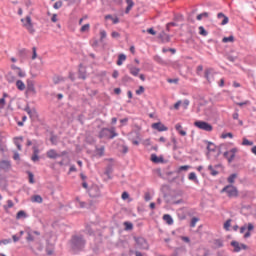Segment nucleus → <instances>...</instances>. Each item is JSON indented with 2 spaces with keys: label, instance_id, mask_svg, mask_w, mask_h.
<instances>
[{
  "label": "nucleus",
  "instance_id": "obj_1",
  "mask_svg": "<svg viewBox=\"0 0 256 256\" xmlns=\"http://www.w3.org/2000/svg\"><path fill=\"white\" fill-rule=\"evenodd\" d=\"M85 245H87V240H85V236L82 234H74L70 239V246L72 251H83L85 249Z\"/></svg>",
  "mask_w": 256,
  "mask_h": 256
},
{
  "label": "nucleus",
  "instance_id": "obj_2",
  "mask_svg": "<svg viewBox=\"0 0 256 256\" xmlns=\"http://www.w3.org/2000/svg\"><path fill=\"white\" fill-rule=\"evenodd\" d=\"M119 134L115 132V127L102 128L98 134L99 139H115Z\"/></svg>",
  "mask_w": 256,
  "mask_h": 256
},
{
  "label": "nucleus",
  "instance_id": "obj_3",
  "mask_svg": "<svg viewBox=\"0 0 256 256\" xmlns=\"http://www.w3.org/2000/svg\"><path fill=\"white\" fill-rule=\"evenodd\" d=\"M21 23H23V27L27 29L30 35H35V27L33 26V21L31 20V16H26L21 19Z\"/></svg>",
  "mask_w": 256,
  "mask_h": 256
},
{
  "label": "nucleus",
  "instance_id": "obj_4",
  "mask_svg": "<svg viewBox=\"0 0 256 256\" xmlns=\"http://www.w3.org/2000/svg\"><path fill=\"white\" fill-rule=\"evenodd\" d=\"M221 193H227L228 197H239V190H237V187L233 185H227L222 190Z\"/></svg>",
  "mask_w": 256,
  "mask_h": 256
},
{
  "label": "nucleus",
  "instance_id": "obj_5",
  "mask_svg": "<svg viewBox=\"0 0 256 256\" xmlns=\"http://www.w3.org/2000/svg\"><path fill=\"white\" fill-rule=\"evenodd\" d=\"M194 125L198 129H201L202 131H208V132L213 131V126L206 121L199 120V121L194 122Z\"/></svg>",
  "mask_w": 256,
  "mask_h": 256
},
{
  "label": "nucleus",
  "instance_id": "obj_6",
  "mask_svg": "<svg viewBox=\"0 0 256 256\" xmlns=\"http://www.w3.org/2000/svg\"><path fill=\"white\" fill-rule=\"evenodd\" d=\"M65 155H68L67 151H62L61 153H57V150L50 149L47 151L46 156L48 159H59L60 157H65Z\"/></svg>",
  "mask_w": 256,
  "mask_h": 256
},
{
  "label": "nucleus",
  "instance_id": "obj_7",
  "mask_svg": "<svg viewBox=\"0 0 256 256\" xmlns=\"http://www.w3.org/2000/svg\"><path fill=\"white\" fill-rule=\"evenodd\" d=\"M134 241L136 243V249H149V244L147 240L143 237H134Z\"/></svg>",
  "mask_w": 256,
  "mask_h": 256
},
{
  "label": "nucleus",
  "instance_id": "obj_8",
  "mask_svg": "<svg viewBox=\"0 0 256 256\" xmlns=\"http://www.w3.org/2000/svg\"><path fill=\"white\" fill-rule=\"evenodd\" d=\"M26 235L27 243H33V241H36L37 237L41 235V232L37 230H26Z\"/></svg>",
  "mask_w": 256,
  "mask_h": 256
},
{
  "label": "nucleus",
  "instance_id": "obj_9",
  "mask_svg": "<svg viewBox=\"0 0 256 256\" xmlns=\"http://www.w3.org/2000/svg\"><path fill=\"white\" fill-rule=\"evenodd\" d=\"M88 195L93 199L101 197V190L99 189V186L95 185L88 189Z\"/></svg>",
  "mask_w": 256,
  "mask_h": 256
},
{
  "label": "nucleus",
  "instance_id": "obj_10",
  "mask_svg": "<svg viewBox=\"0 0 256 256\" xmlns=\"http://www.w3.org/2000/svg\"><path fill=\"white\" fill-rule=\"evenodd\" d=\"M237 153V148H232L230 151L224 152V157L227 159L228 163H233V159H235V154Z\"/></svg>",
  "mask_w": 256,
  "mask_h": 256
},
{
  "label": "nucleus",
  "instance_id": "obj_11",
  "mask_svg": "<svg viewBox=\"0 0 256 256\" xmlns=\"http://www.w3.org/2000/svg\"><path fill=\"white\" fill-rule=\"evenodd\" d=\"M230 245L232 246V247H234V253H239L240 251H241V249H243L244 251L245 250H247V245H245V244H240L239 242H237V241H232L231 243H230Z\"/></svg>",
  "mask_w": 256,
  "mask_h": 256
},
{
  "label": "nucleus",
  "instance_id": "obj_12",
  "mask_svg": "<svg viewBox=\"0 0 256 256\" xmlns=\"http://www.w3.org/2000/svg\"><path fill=\"white\" fill-rule=\"evenodd\" d=\"M152 129H155L156 131H159V133H162L163 131H169V128L161 122L153 123L152 124Z\"/></svg>",
  "mask_w": 256,
  "mask_h": 256
},
{
  "label": "nucleus",
  "instance_id": "obj_13",
  "mask_svg": "<svg viewBox=\"0 0 256 256\" xmlns=\"http://www.w3.org/2000/svg\"><path fill=\"white\" fill-rule=\"evenodd\" d=\"M0 169H2V171H9V169H11V161L9 160H2L0 161Z\"/></svg>",
  "mask_w": 256,
  "mask_h": 256
},
{
  "label": "nucleus",
  "instance_id": "obj_14",
  "mask_svg": "<svg viewBox=\"0 0 256 256\" xmlns=\"http://www.w3.org/2000/svg\"><path fill=\"white\" fill-rule=\"evenodd\" d=\"M158 39H160L162 41V43H169L171 41V36L169 34L165 33L164 31H162L158 35Z\"/></svg>",
  "mask_w": 256,
  "mask_h": 256
},
{
  "label": "nucleus",
  "instance_id": "obj_15",
  "mask_svg": "<svg viewBox=\"0 0 256 256\" xmlns=\"http://www.w3.org/2000/svg\"><path fill=\"white\" fill-rule=\"evenodd\" d=\"M255 229V225L253 223L244 224L240 227V233L243 234L245 231H253Z\"/></svg>",
  "mask_w": 256,
  "mask_h": 256
},
{
  "label": "nucleus",
  "instance_id": "obj_16",
  "mask_svg": "<svg viewBox=\"0 0 256 256\" xmlns=\"http://www.w3.org/2000/svg\"><path fill=\"white\" fill-rule=\"evenodd\" d=\"M128 69H129L130 75H133V77H139V73L141 71L140 68L135 66H129Z\"/></svg>",
  "mask_w": 256,
  "mask_h": 256
},
{
  "label": "nucleus",
  "instance_id": "obj_17",
  "mask_svg": "<svg viewBox=\"0 0 256 256\" xmlns=\"http://www.w3.org/2000/svg\"><path fill=\"white\" fill-rule=\"evenodd\" d=\"M32 161H34V163L36 161H39V147L37 146H33V155L31 157Z\"/></svg>",
  "mask_w": 256,
  "mask_h": 256
},
{
  "label": "nucleus",
  "instance_id": "obj_18",
  "mask_svg": "<svg viewBox=\"0 0 256 256\" xmlns=\"http://www.w3.org/2000/svg\"><path fill=\"white\" fill-rule=\"evenodd\" d=\"M27 91L29 93H34V94L37 93V91L35 90V84L31 80L27 81Z\"/></svg>",
  "mask_w": 256,
  "mask_h": 256
},
{
  "label": "nucleus",
  "instance_id": "obj_19",
  "mask_svg": "<svg viewBox=\"0 0 256 256\" xmlns=\"http://www.w3.org/2000/svg\"><path fill=\"white\" fill-rule=\"evenodd\" d=\"M175 129L182 137H185V135H187V131L183 130V126L181 125V123H177L175 125Z\"/></svg>",
  "mask_w": 256,
  "mask_h": 256
},
{
  "label": "nucleus",
  "instance_id": "obj_20",
  "mask_svg": "<svg viewBox=\"0 0 256 256\" xmlns=\"http://www.w3.org/2000/svg\"><path fill=\"white\" fill-rule=\"evenodd\" d=\"M212 71H213V69L208 68L204 72V77H205V79H207L208 83H211V78L213 77Z\"/></svg>",
  "mask_w": 256,
  "mask_h": 256
},
{
  "label": "nucleus",
  "instance_id": "obj_21",
  "mask_svg": "<svg viewBox=\"0 0 256 256\" xmlns=\"http://www.w3.org/2000/svg\"><path fill=\"white\" fill-rule=\"evenodd\" d=\"M152 163H163V156L159 157L157 154H151Z\"/></svg>",
  "mask_w": 256,
  "mask_h": 256
},
{
  "label": "nucleus",
  "instance_id": "obj_22",
  "mask_svg": "<svg viewBox=\"0 0 256 256\" xmlns=\"http://www.w3.org/2000/svg\"><path fill=\"white\" fill-rule=\"evenodd\" d=\"M45 251H46V255L51 256V255H53V253H55V248L53 247V245L48 244L46 246Z\"/></svg>",
  "mask_w": 256,
  "mask_h": 256
},
{
  "label": "nucleus",
  "instance_id": "obj_23",
  "mask_svg": "<svg viewBox=\"0 0 256 256\" xmlns=\"http://www.w3.org/2000/svg\"><path fill=\"white\" fill-rule=\"evenodd\" d=\"M207 150L209 151V153H215V150L217 149V146H215L213 144V142H209L207 141Z\"/></svg>",
  "mask_w": 256,
  "mask_h": 256
},
{
  "label": "nucleus",
  "instance_id": "obj_24",
  "mask_svg": "<svg viewBox=\"0 0 256 256\" xmlns=\"http://www.w3.org/2000/svg\"><path fill=\"white\" fill-rule=\"evenodd\" d=\"M163 219L166 221L167 225H173V217L170 214H164Z\"/></svg>",
  "mask_w": 256,
  "mask_h": 256
},
{
  "label": "nucleus",
  "instance_id": "obj_25",
  "mask_svg": "<svg viewBox=\"0 0 256 256\" xmlns=\"http://www.w3.org/2000/svg\"><path fill=\"white\" fill-rule=\"evenodd\" d=\"M16 87L19 91H25V83L23 82V80H17Z\"/></svg>",
  "mask_w": 256,
  "mask_h": 256
},
{
  "label": "nucleus",
  "instance_id": "obj_26",
  "mask_svg": "<svg viewBox=\"0 0 256 256\" xmlns=\"http://www.w3.org/2000/svg\"><path fill=\"white\" fill-rule=\"evenodd\" d=\"M208 171H210V175H212V177H217V175H219V171H217L213 165L208 166Z\"/></svg>",
  "mask_w": 256,
  "mask_h": 256
},
{
  "label": "nucleus",
  "instance_id": "obj_27",
  "mask_svg": "<svg viewBox=\"0 0 256 256\" xmlns=\"http://www.w3.org/2000/svg\"><path fill=\"white\" fill-rule=\"evenodd\" d=\"M76 207L79 209H89L91 206H89V204H87L85 201H79V203L76 204Z\"/></svg>",
  "mask_w": 256,
  "mask_h": 256
},
{
  "label": "nucleus",
  "instance_id": "obj_28",
  "mask_svg": "<svg viewBox=\"0 0 256 256\" xmlns=\"http://www.w3.org/2000/svg\"><path fill=\"white\" fill-rule=\"evenodd\" d=\"M127 60V56L125 54H119L118 60H117V65L121 66L123 65V61Z\"/></svg>",
  "mask_w": 256,
  "mask_h": 256
},
{
  "label": "nucleus",
  "instance_id": "obj_29",
  "mask_svg": "<svg viewBox=\"0 0 256 256\" xmlns=\"http://www.w3.org/2000/svg\"><path fill=\"white\" fill-rule=\"evenodd\" d=\"M19 141H23L22 136L14 138V144L16 145L18 151H21V142Z\"/></svg>",
  "mask_w": 256,
  "mask_h": 256
},
{
  "label": "nucleus",
  "instance_id": "obj_30",
  "mask_svg": "<svg viewBox=\"0 0 256 256\" xmlns=\"http://www.w3.org/2000/svg\"><path fill=\"white\" fill-rule=\"evenodd\" d=\"M32 202L33 203H43V197H41V195H34L32 197Z\"/></svg>",
  "mask_w": 256,
  "mask_h": 256
},
{
  "label": "nucleus",
  "instance_id": "obj_31",
  "mask_svg": "<svg viewBox=\"0 0 256 256\" xmlns=\"http://www.w3.org/2000/svg\"><path fill=\"white\" fill-rule=\"evenodd\" d=\"M235 41V37L233 35H230L228 37H224L222 39V43H233Z\"/></svg>",
  "mask_w": 256,
  "mask_h": 256
},
{
  "label": "nucleus",
  "instance_id": "obj_32",
  "mask_svg": "<svg viewBox=\"0 0 256 256\" xmlns=\"http://www.w3.org/2000/svg\"><path fill=\"white\" fill-rule=\"evenodd\" d=\"M22 217L25 219L27 218V213H25V211L20 210L18 211L17 215H16V219H22Z\"/></svg>",
  "mask_w": 256,
  "mask_h": 256
},
{
  "label": "nucleus",
  "instance_id": "obj_33",
  "mask_svg": "<svg viewBox=\"0 0 256 256\" xmlns=\"http://www.w3.org/2000/svg\"><path fill=\"white\" fill-rule=\"evenodd\" d=\"M198 29H199V34L202 35L203 37H207V35H209V32L205 30V27L200 26Z\"/></svg>",
  "mask_w": 256,
  "mask_h": 256
},
{
  "label": "nucleus",
  "instance_id": "obj_34",
  "mask_svg": "<svg viewBox=\"0 0 256 256\" xmlns=\"http://www.w3.org/2000/svg\"><path fill=\"white\" fill-rule=\"evenodd\" d=\"M27 175H28L29 183L31 184L35 183V175L33 174V172L28 171Z\"/></svg>",
  "mask_w": 256,
  "mask_h": 256
},
{
  "label": "nucleus",
  "instance_id": "obj_35",
  "mask_svg": "<svg viewBox=\"0 0 256 256\" xmlns=\"http://www.w3.org/2000/svg\"><path fill=\"white\" fill-rule=\"evenodd\" d=\"M113 173V164H108L105 170V175H111Z\"/></svg>",
  "mask_w": 256,
  "mask_h": 256
},
{
  "label": "nucleus",
  "instance_id": "obj_36",
  "mask_svg": "<svg viewBox=\"0 0 256 256\" xmlns=\"http://www.w3.org/2000/svg\"><path fill=\"white\" fill-rule=\"evenodd\" d=\"M6 79H7L8 83H13L15 81V76H13V73L9 72L6 75Z\"/></svg>",
  "mask_w": 256,
  "mask_h": 256
},
{
  "label": "nucleus",
  "instance_id": "obj_37",
  "mask_svg": "<svg viewBox=\"0 0 256 256\" xmlns=\"http://www.w3.org/2000/svg\"><path fill=\"white\" fill-rule=\"evenodd\" d=\"M242 145L251 147L253 145V141H251L247 138H243Z\"/></svg>",
  "mask_w": 256,
  "mask_h": 256
},
{
  "label": "nucleus",
  "instance_id": "obj_38",
  "mask_svg": "<svg viewBox=\"0 0 256 256\" xmlns=\"http://www.w3.org/2000/svg\"><path fill=\"white\" fill-rule=\"evenodd\" d=\"M214 245H215L218 249H221V247H223V240H221V239H216V240H214Z\"/></svg>",
  "mask_w": 256,
  "mask_h": 256
},
{
  "label": "nucleus",
  "instance_id": "obj_39",
  "mask_svg": "<svg viewBox=\"0 0 256 256\" xmlns=\"http://www.w3.org/2000/svg\"><path fill=\"white\" fill-rule=\"evenodd\" d=\"M235 179H237V174L233 173L227 178V181L228 183H235Z\"/></svg>",
  "mask_w": 256,
  "mask_h": 256
},
{
  "label": "nucleus",
  "instance_id": "obj_40",
  "mask_svg": "<svg viewBox=\"0 0 256 256\" xmlns=\"http://www.w3.org/2000/svg\"><path fill=\"white\" fill-rule=\"evenodd\" d=\"M120 152L126 155V153H129V147L127 145L120 146Z\"/></svg>",
  "mask_w": 256,
  "mask_h": 256
},
{
  "label": "nucleus",
  "instance_id": "obj_41",
  "mask_svg": "<svg viewBox=\"0 0 256 256\" xmlns=\"http://www.w3.org/2000/svg\"><path fill=\"white\" fill-rule=\"evenodd\" d=\"M189 169H191V166L189 165L180 166L177 170V173H181L182 171H187Z\"/></svg>",
  "mask_w": 256,
  "mask_h": 256
},
{
  "label": "nucleus",
  "instance_id": "obj_42",
  "mask_svg": "<svg viewBox=\"0 0 256 256\" xmlns=\"http://www.w3.org/2000/svg\"><path fill=\"white\" fill-rule=\"evenodd\" d=\"M124 227H125L126 231H131L133 229V223L124 222Z\"/></svg>",
  "mask_w": 256,
  "mask_h": 256
},
{
  "label": "nucleus",
  "instance_id": "obj_43",
  "mask_svg": "<svg viewBox=\"0 0 256 256\" xmlns=\"http://www.w3.org/2000/svg\"><path fill=\"white\" fill-rule=\"evenodd\" d=\"M188 179H189L190 181H195V182H197V174H195V172H191V173L189 174V176H188Z\"/></svg>",
  "mask_w": 256,
  "mask_h": 256
},
{
  "label": "nucleus",
  "instance_id": "obj_44",
  "mask_svg": "<svg viewBox=\"0 0 256 256\" xmlns=\"http://www.w3.org/2000/svg\"><path fill=\"white\" fill-rule=\"evenodd\" d=\"M85 231H86L87 235H90V236L95 235V232L93 231V229L89 225L86 226Z\"/></svg>",
  "mask_w": 256,
  "mask_h": 256
},
{
  "label": "nucleus",
  "instance_id": "obj_45",
  "mask_svg": "<svg viewBox=\"0 0 256 256\" xmlns=\"http://www.w3.org/2000/svg\"><path fill=\"white\" fill-rule=\"evenodd\" d=\"M203 17H209V13L203 12L201 14H198L196 19H197V21H201V19H203Z\"/></svg>",
  "mask_w": 256,
  "mask_h": 256
},
{
  "label": "nucleus",
  "instance_id": "obj_46",
  "mask_svg": "<svg viewBox=\"0 0 256 256\" xmlns=\"http://www.w3.org/2000/svg\"><path fill=\"white\" fill-rule=\"evenodd\" d=\"M78 79H83V80L87 79V74L85 72L79 70Z\"/></svg>",
  "mask_w": 256,
  "mask_h": 256
},
{
  "label": "nucleus",
  "instance_id": "obj_47",
  "mask_svg": "<svg viewBox=\"0 0 256 256\" xmlns=\"http://www.w3.org/2000/svg\"><path fill=\"white\" fill-rule=\"evenodd\" d=\"M123 83H131L133 81V78H131L129 75H125L122 78Z\"/></svg>",
  "mask_w": 256,
  "mask_h": 256
},
{
  "label": "nucleus",
  "instance_id": "obj_48",
  "mask_svg": "<svg viewBox=\"0 0 256 256\" xmlns=\"http://www.w3.org/2000/svg\"><path fill=\"white\" fill-rule=\"evenodd\" d=\"M199 221V218L193 217L190 222V227H195L197 225V222Z\"/></svg>",
  "mask_w": 256,
  "mask_h": 256
},
{
  "label": "nucleus",
  "instance_id": "obj_49",
  "mask_svg": "<svg viewBox=\"0 0 256 256\" xmlns=\"http://www.w3.org/2000/svg\"><path fill=\"white\" fill-rule=\"evenodd\" d=\"M19 55L22 57V59H25V57H27V49L23 48L19 50Z\"/></svg>",
  "mask_w": 256,
  "mask_h": 256
},
{
  "label": "nucleus",
  "instance_id": "obj_50",
  "mask_svg": "<svg viewBox=\"0 0 256 256\" xmlns=\"http://www.w3.org/2000/svg\"><path fill=\"white\" fill-rule=\"evenodd\" d=\"M50 141L52 143V145H57V135L53 134L50 137Z\"/></svg>",
  "mask_w": 256,
  "mask_h": 256
},
{
  "label": "nucleus",
  "instance_id": "obj_51",
  "mask_svg": "<svg viewBox=\"0 0 256 256\" xmlns=\"http://www.w3.org/2000/svg\"><path fill=\"white\" fill-rule=\"evenodd\" d=\"M129 253L130 255L143 256V253H141L140 251H135L133 249H130Z\"/></svg>",
  "mask_w": 256,
  "mask_h": 256
},
{
  "label": "nucleus",
  "instance_id": "obj_52",
  "mask_svg": "<svg viewBox=\"0 0 256 256\" xmlns=\"http://www.w3.org/2000/svg\"><path fill=\"white\" fill-rule=\"evenodd\" d=\"M63 7V2L62 1H57L54 5V9H61Z\"/></svg>",
  "mask_w": 256,
  "mask_h": 256
},
{
  "label": "nucleus",
  "instance_id": "obj_53",
  "mask_svg": "<svg viewBox=\"0 0 256 256\" xmlns=\"http://www.w3.org/2000/svg\"><path fill=\"white\" fill-rule=\"evenodd\" d=\"M145 93V87L139 86L138 90H136V95H143Z\"/></svg>",
  "mask_w": 256,
  "mask_h": 256
},
{
  "label": "nucleus",
  "instance_id": "obj_54",
  "mask_svg": "<svg viewBox=\"0 0 256 256\" xmlns=\"http://www.w3.org/2000/svg\"><path fill=\"white\" fill-rule=\"evenodd\" d=\"M229 227H231V219H228L225 223H224V229L226 231H229Z\"/></svg>",
  "mask_w": 256,
  "mask_h": 256
},
{
  "label": "nucleus",
  "instance_id": "obj_55",
  "mask_svg": "<svg viewBox=\"0 0 256 256\" xmlns=\"http://www.w3.org/2000/svg\"><path fill=\"white\" fill-rule=\"evenodd\" d=\"M17 75H18V77L23 78V77H26L27 74L25 72H23V70H21V68H19L17 70Z\"/></svg>",
  "mask_w": 256,
  "mask_h": 256
},
{
  "label": "nucleus",
  "instance_id": "obj_56",
  "mask_svg": "<svg viewBox=\"0 0 256 256\" xmlns=\"http://www.w3.org/2000/svg\"><path fill=\"white\" fill-rule=\"evenodd\" d=\"M221 137L222 139H227V137H229L230 139H233V133L228 132V133L222 134Z\"/></svg>",
  "mask_w": 256,
  "mask_h": 256
},
{
  "label": "nucleus",
  "instance_id": "obj_57",
  "mask_svg": "<svg viewBox=\"0 0 256 256\" xmlns=\"http://www.w3.org/2000/svg\"><path fill=\"white\" fill-rule=\"evenodd\" d=\"M89 27H90L89 24H84V25L81 27L80 31H81L82 33H85V31H89Z\"/></svg>",
  "mask_w": 256,
  "mask_h": 256
},
{
  "label": "nucleus",
  "instance_id": "obj_58",
  "mask_svg": "<svg viewBox=\"0 0 256 256\" xmlns=\"http://www.w3.org/2000/svg\"><path fill=\"white\" fill-rule=\"evenodd\" d=\"M27 114L29 115V117H35L37 115V111L35 109L30 110L29 112H27Z\"/></svg>",
  "mask_w": 256,
  "mask_h": 256
},
{
  "label": "nucleus",
  "instance_id": "obj_59",
  "mask_svg": "<svg viewBox=\"0 0 256 256\" xmlns=\"http://www.w3.org/2000/svg\"><path fill=\"white\" fill-rule=\"evenodd\" d=\"M107 38V32L105 30H102L100 32V39L103 41V39Z\"/></svg>",
  "mask_w": 256,
  "mask_h": 256
},
{
  "label": "nucleus",
  "instance_id": "obj_60",
  "mask_svg": "<svg viewBox=\"0 0 256 256\" xmlns=\"http://www.w3.org/2000/svg\"><path fill=\"white\" fill-rule=\"evenodd\" d=\"M122 199H123V201H127V199H129V192H127V191L123 192Z\"/></svg>",
  "mask_w": 256,
  "mask_h": 256
},
{
  "label": "nucleus",
  "instance_id": "obj_61",
  "mask_svg": "<svg viewBox=\"0 0 256 256\" xmlns=\"http://www.w3.org/2000/svg\"><path fill=\"white\" fill-rule=\"evenodd\" d=\"M147 33H149V35H157V31H155L153 28H148Z\"/></svg>",
  "mask_w": 256,
  "mask_h": 256
},
{
  "label": "nucleus",
  "instance_id": "obj_62",
  "mask_svg": "<svg viewBox=\"0 0 256 256\" xmlns=\"http://www.w3.org/2000/svg\"><path fill=\"white\" fill-rule=\"evenodd\" d=\"M61 81H63V78L62 77H56V78H54V84L55 85H58V83H61Z\"/></svg>",
  "mask_w": 256,
  "mask_h": 256
},
{
  "label": "nucleus",
  "instance_id": "obj_63",
  "mask_svg": "<svg viewBox=\"0 0 256 256\" xmlns=\"http://www.w3.org/2000/svg\"><path fill=\"white\" fill-rule=\"evenodd\" d=\"M227 23H229V17L224 16L221 25H227Z\"/></svg>",
  "mask_w": 256,
  "mask_h": 256
},
{
  "label": "nucleus",
  "instance_id": "obj_64",
  "mask_svg": "<svg viewBox=\"0 0 256 256\" xmlns=\"http://www.w3.org/2000/svg\"><path fill=\"white\" fill-rule=\"evenodd\" d=\"M145 201H151V194L149 192H146L144 195Z\"/></svg>",
  "mask_w": 256,
  "mask_h": 256
}]
</instances>
